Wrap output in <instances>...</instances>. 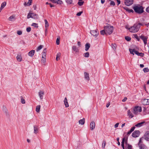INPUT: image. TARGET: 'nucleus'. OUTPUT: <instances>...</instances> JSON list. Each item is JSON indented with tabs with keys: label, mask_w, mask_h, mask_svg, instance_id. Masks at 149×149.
Returning <instances> with one entry per match:
<instances>
[{
	"label": "nucleus",
	"mask_w": 149,
	"mask_h": 149,
	"mask_svg": "<svg viewBox=\"0 0 149 149\" xmlns=\"http://www.w3.org/2000/svg\"><path fill=\"white\" fill-rule=\"evenodd\" d=\"M56 1V3L58 4H61L62 3V1L60 0H58L57 1Z\"/></svg>",
	"instance_id": "nucleus-49"
},
{
	"label": "nucleus",
	"mask_w": 149,
	"mask_h": 149,
	"mask_svg": "<svg viewBox=\"0 0 149 149\" xmlns=\"http://www.w3.org/2000/svg\"><path fill=\"white\" fill-rule=\"evenodd\" d=\"M33 14L32 15V18L35 19H38V18L37 15L34 14L33 13H32Z\"/></svg>",
	"instance_id": "nucleus-23"
},
{
	"label": "nucleus",
	"mask_w": 149,
	"mask_h": 149,
	"mask_svg": "<svg viewBox=\"0 0 149 149\" xmlns=\"http://www.w3.org/2000/svg\"><path fill=\"white\" fill-rule=\"evenodd\" d=\"M133 8L136 13L139 14L142 13L143 12V8L142 6L139 5L134 6Z\"/></svg>",
	"instance_id": "nucleus-2"
},
{
	"label": "nucleus",
	"mask_w": 149,
	"mask_h": 149,
	"mask_svg": "<svg viewBox=\"0 0 149 149\" xmlns=\"http://www.w3.org/2000/svg\"><path fill=\"white\" fill-rule=\"evenodd\" d=\"M90 47V44L89 43H86L85 45V50L87 51Z\"/></svg>",
	"instance_id": "nucleus-27"
},
{
	"label": "nucleus",
	"mask_w": 149,
	"mask_h": 149,
	"mask_svg": "<svg viewBox=\"0 0 149 149\" xmlns=\"http://www.w3.org/2000/svg\"><path fill=\"white\" fill-rule=\"evenodd\" d=\"M83 13V12L82 11L80 12L79 13H78L77 14V15L78 16H80L81 15V13Z\"/></svg>",
	"instance_id": "nucleus-56"
},
{
	"label": "nucleus",
	"mask_w": 149,
	"mask_h": 149,
	"mask_svg": "<svg viewBox=\"0 0 149 149\" xmlns=\"http://www.w3.org/2000/svg\"><path fill=\"white\" fill-rule=\"evenodd\" d=\"M121 146L123 149H124V143H121Z\"/></svg>",
	"instance_id": "nucleus-64"
},
{
	"label": "nucleus",
	"mask_w": 149,
	"mask_h": 149,
	"mask_svg": "<svg viewBox=\"0 0 149 149\" xmlns=\"http://www.w3.org/2000/svg\"><path fill=\"white\" fill-rule=\"evenodd\" d=\"M116 45L115 44L112 45V47L114 50L116 49Z\"/></svg>",
	"instance_id": "nucleus-53"
},
{
	"label": "nucleus",
	"mask_w": 149,
	"mask_h": 149,
	"mask_svg": "<svg viewBox=\"0 0 149 149\" xmlns=\"http://www.w3.org/2000/svg\"><path fill=\"white\" fill-rule=\"evenodd\" d=\"M84 78L86 79L88 81L89 80V74L85 72H84Z\"/></svg>",
	"instance_id": "nucleus-17"
},
{
	"label": "nucleus",
	"mask_w": 149,
	"mask_h": 149,
	"mask_svg": "<svg viewBox=\"0 0 149 149\" xmlns=\"http://www.w3.org/2000/svg\"><path fill=\"white\" fill-rule=\"evenodd\" d=\"M90 33L92 35L95 37H96L99 34V33L97 31V29L94 30H91L90 31Z\"/></svg>",
	"instance_id": "nucleus-6"
},
{
	"label": "nucleus",
	"mask_w": 149,
	"mask_h": 149,
	"mask_svg": "<svg viewBox=\"0 0 149 149\" xmlns=\"http://www.w3.org/2000/svg\"><path fill=\"white\" fill-rule=\"evenodd\" d=\"M133 36L135 38H136L138 41H139L140 40L139 38L138 37V36L136 34H135L133 35Z\"/></svg>",
	"instance_id": "nucleus-47"
},
{
	"label": "nucleus",
	"mask_w": 149,
	"mask_h": 149,
	"mask_svg": "<svg viewBox=\"0 0 149 149\" xmlns=\"http://www.w3.org/2000/svg\"><path fill=\"white\" fill-rule=\"evenodd\" d=\"M17 60L19 62L21 61L22 60V57L21 55L18 54L16 57Z\"/></svg>",
	"instance_id": "nucleus-22"
},
{
	"label": "nucleus",
	"mask_w": 149,
	"mask_h": 149,
	"mask_svg": "<svg viewBox=\"0 0 149 149\" xmlns=\"http://www.w3.org/2000/svg\"><path fill=\"white\" fill-rule=\"evenodd\" d=\"M127 98L126 97H125L124 99H123L122 100V101L123 102H125L127 100Z\"/></svg>",
	"instance_id": "nucleus-60"
},
{
	"label": "nucleus",
	"mask_w": 149,
	"mask_h": 149,
	"mask_svg": "<svg viewBox=\"0 0 149 149\" xmlns=\"http://www.w3.org/2000/svg\"><path fill=\"white\" fill-rule=\"evenodd\" d=\"M40 108V105H38L36 107V111L38 113L39 112Z\"/></svg>",
	"instance_id": "nucleus-31"
},
{
	"label": "nucleus",
	"mask_w": 149,
	"mask_h": 149,
	"mask_svg": "<svg viewBox=\"0 0 149 149\" xmlns=\"http://www.w3.org/2000/svg\"><path fill=\"white\" fill-rule=\"evenodd\" d=\"M143 70L144 72H147L149 71V69L147 68H143Z\"/></svg>",
	"instance_id": "nucleus-39"
},
{
	"label": "nucleus",
	"mask_w": 149,
	"mask_h": 149,
	"mask_svg": "<svg viewBox=\"0 0 149 149\" xmlns=\"http://www.w3.org/2000/svg\"><path fill=\"white\" fill-rule=\"evenodd\" d=\"M135 127H132L130 130L127 133V134L130 135L135 129Z\"/></svg>",
	"instance_id": "nucleus-26"
},
{
	"label": "nucleus",
	"mask_w": 149,
	"mask_h": 149,
	"mask_svg": "<svg viewBox=\"0 0 149 149\" xmlns=\"http://www.w3.org/2000/svg\"><path fill=\"white\" fill-rule=\"evenodd\" d=\"M125 39L127 41H130L131 39V38L130 37L127 36H125Z\"/></svg>",
	"instance_id": "nucleus-46"
},
{
	"label": "nucleus",
	"mask_w": 149,
	"mask_h": 149,
	"mask_svg": "<svg viewBox=\"0 0 149 149\" xmlns=\"http://www.w3.org/2000/svg\"><path fill=\"white\" fill-rule=\"evenodd\" d=\"M133 2V0H125V3L126 5L129 6L132 4Z\"/></svg>",
	"instance_id": "nucleus-8"
},
{
	"label": "nucleus",
	"mask_w": 149,
	"mask_h": 149,
	"mask_svg": "<svg viewBox=\"0 0 149 149\" xmlns=\"http://www.w3.org/2000/svg\"><path fill=\"white\" fill-rule=\"evenodd\" d=\"M127 114L129 116V117L131 118L134 117L133 114L131 112L130 110H129L127 111Z\"/></svg>",
	"instance_id": "nucleus-20"
},
{
	"label": "nucleus",
	"mask_w": 149,
	"mask_h": 149,
	"mask_svg": "<svg viewBox=\"0 0 149 149\" xmlns=\"http://www.w3.org/2000/svg\"><path fill=\"white\" fill-rule=\"evenodd\" d=\"M44 21L45 22V27L46 28H47L49 26V24L48 23L46 19H45Z\"/></svg>",
	"instance_id": "nucleus-34"
},
{
	"label": "nucleus",
	"mask_w": 149,
	"mask_h": 149,
	"mask_svg": "<svg viewBox=\"0 0 149 149\" xmlns=\"http://www.w3.org/2000/svg\"><path fill=\"white\" fill-rule=\"evenodd\" d=\"M17 33L18 35H21L22 34V32L21 31H18L17 32Z\"/></svg>",
	"instance_id": "nucleus-52"
},
{
	"label": "nucleus",
	"mask_w": 149,
	"mask_h": 149,
	"mask_svg": "<svg viewBox=\"0 0 149 149\" xmlns=\"http://www.w3.org/2000/svg\"><path fill=\"white\" fill-rule=\"evenodd\" d=\"M139 29V27L136 24H134L133 26L128 29L129 31L131 32L135 33L137 32Z\"/></svg>",
	"instance_id": "nucleus-3"
},
{
	"label": "nucleus",
	"mask_w": 149,
	"mask_h": 149,
	"mask_svg": "<svg viewBox=\"0 0 149 149\" xmlns=\"http://www.w3.org/2000/svg\"><path fill=\"white\" fill-rule=\"evenodd\" d=\"M64 103L66 107H68L69 106L68 103V100L67 98L65 97L64 100Z\"/></svg>",
	"instance_id": "nucleus-19"
},
{
	"label": "nucleus",
	"mask_w": 149,
	"mask_h": 149,
	"mask_svg": "<svg viewBox=\"0 0 149 149\" xmlns=\"http://www.w3.org/2000/svg\"><path fill=\"white\" fill-rule=\"evenodd\" d=\"M77 45L79 47H81V42L79 41L78 42H77Z\"/></svg>",
	"instance_id": "nucleus-63"
},
{
	"label": "nucleus",
	"mask_w": 149,
	"mask_h": 149,
	"mask_svg": "<svg viewBox=\"0 0 149 149\" xmlns=\"http://www.w3.org/2000/svg\"><path fill=\"white\" fill-rule=\"evenodd\" d=\"M60 38L59 37L57 38L56 40V43L57 45H59L60 44Z\"/></svg>",
	"instance_id": "nucleus-42"
},
{
	"label": "nucleus",
	"mask_w": 149,
	"mask_h": 149,
	"mask_svg": "<svg viewBox=\"0 0 149 149\" xmlns=\"http://www.w3.org/2000/svg\"><path fill=\"white\" fill-rule=\"evenodd\" d=\"M43 47V46L42 45H40L36 49V51L37 52H38Z\"/></svg>",
	"instance_id": "nucleus-35"
},
{
	"label": "nucleus",
	"mask_w": 149,
	"mask_h": 149,
	"mask_svg": "<svg viewBox=\"0 0 149 149\" xmlns=\"http://www.w3.org/2000/svg\"><path fill=\"white\" fill-rule=\"evenodd\" d=\"M26 30L28 32H30L31 31V28L30 27H28L26 28Z\"/></svg>",
	"instance_id": "nucleus-54"
},
{
	"label": "nucleus",
	"mask_w": 149,
	"mask_h": 149,
	"mask_svg": "<svg viewBox=\"0 0 149 149\" xmlns=\"http://www.w3.org/2000/svg\"><path fill=\"white\" fill-rule=\"evenodd\" d=\"M15 18V16L14 15H13L10 16L8 18V20L10 21H12L13 20V19H14Z\"/></svg>",
	"instance_id": "nucleus-33"
},
{
	"label": "nucleus",
	"mask_w": 149,
	"mask_h": 149,
	"mask_svg": "<svg viewBox=\"0 0 149 149\" xmlns=\"http://www.w3.org/2000/svg\"><path fill=\"white\" fill-rule=\"evenodd\" d=\"M51 1L54 3H56V1L55 0H50Z\"/></svg>",
	"instance_id": "nucleus-62"
},
{
	"label": "nucleus",
	"mask_w": 149,
	"mask_h": 149,
	"mask_svg": "<svg viewBox=\"0 0 149 149\" xmlns=\"http://www.w3.org/2000/svg\"><path fill=\"white\" fill-rule=\"evenodd\" d=\"M95 123L94 122H92L90 124V128L91 130H93L95 128Z\"/></svg>",
	"instance_id": "nucleus-14"
},
{
	"label": "nucleus",
	"mask_w": 149,
	"mask_h": 149,
	"mask_svg": "<svg viewBox=\"0 0 149 149\" xmlns=\"http://www.w3.org/2000/svg\"><path fill=\"white\" fill-rule=\"evenodd\" d=\"M32 2V0H29V2L27 3V4H28L29 6H30L31 5Z\"/></svg>",
	"instance_id": "nucleus-55"
},
{
	"label": "nucleus",
	"mask_w": 149,
	"mask_h": 149,
	"mask_svg": "<svg viewBox=\"0 0 149 149\" xmlns=\"http://www.w3.org/2000/svg\"><path fill=\"white\" fill-rule=\"evenodd\" d=\"M143 139V138H141L140 139V140L139 141V143H138V146H139V144H140V145L142 144H141V141Z\"/></svg>",
	"instance_id": "nucleus-50"
},
{
	"label": "nucleus",
	"mask_w": 149,
	"mask_h": 149,
	"mask_svg": "<svg viewBox=\"0 0 149 149\" xmlns=\"http://www.w3.org/2000/svg\"><path fill=\"white\" fill-rule=\"evenodd\" d=\"M34 129V133L35 134H36L38 132V127L36 125H34L33 126Z\"/></svg>",
	"instance_id": "nucleus-21"
},
{
	"label": "nucleus",
	"mask_w": 149,
	"mask_h": 149,
	"mask_svg": "<svg viewBox=\"0 0 149 149\" xmlns=\"http://www.w3.org/2000/svg\"><path fill=\"white\" fill-rule=\"evenodd\" d=\"M44 94V92L43 91H40L38 92L39 96L41 100L43 98V96Z\"/></svg>",
	"instance_id": "nucleus-12"
},
{
	"label": "nucleus",
	"mask_w": 149,
	"mask_h": 149,
	"mask_svg": "<svg viewBox=\"0 0 149 149\" xmlns=\"http://www.w3.org/2000/svg\"><path fill=\"white\" fill-rule=\"evenodd\" d=\"M110 4L111 5H112L113 6H114L115 5V2L113 1H111Z\"/></svg>",
	"instance_id": "nucleus-57"
},
{
	"label": "nucleus",
	"mask_w": 149,
	"mask_h": 149,
	"mask_svg": "<svg viewBox=\"0 0 149 149\" xmlns=\"http://www.w3.org/2000/svg\"><path fill=\"white\" fill-rule=\"evenodd\" d=\"M32 14L33 15V13H31L30 12H29L27 16V18L29 19L30 18H32Z\"/></svg>",
	"instance_id": "nucleus-32"
},
{
	"label": "nucleus",
	"mask_w": 149,
	"mask_h": 149,
	"mask_svg": "<svg viewBox=\"0 0 149 149\" xmlns=\"http://www.w3.org/2000/svg\"><path fill=\"white\" fill-rule=\"evenodd\" d=\"M79 124L81 125H83L85 123V119L83 118L82 119L79 120Z\"/></svg>",
	"instance_id": "nucleus-24"
},
{
	"label": "nucleus",
	"mask_w": 149,
	"mask_h": 149,
	"mask_svg": "<svg viewBox=\"0 0 149 149\" xmlns=\"http://www.w3.org/2000/svg\"><path fill=\"white\" fill-rule=\"evenodd\" d=\"M146 11L147 12L149 13V6L146 8Z\"/></svg>",
	"instance_id": "nucleus-59"
},
{
	"label": "nucleus",
	"mask_w": 149,
	"mask_h": 149,
	"mask_svg": "<svg viewBox=\"0 0 149 149\" xmlns=\"http://www.w3.org/2000/svg\"><path fill=\"white\" fill-rule=\"evenodd\" d=\"M144 138L146 141H149V131H148L146 132L144 135Z\"/></svg>",
	"instance_id": "nucleus-10"
},
{
	"label": "nucleus",
	"mask_w": 149,
	"mask_h": 149,
	"mask_svg": "<svg viewBox=\"0 0 149 149\" xmlns=\"http://www.w3.org/2000/svg\"><path fill=\"white\" fill-rule=\"evenodd\" d=\"M145 123V121L139 123L137 124L135 126L136 127H140L144 123Z\"/></svg>",
	"instance_id": "nucleus-25"
},
{
	"label": "nucleus",
	"mask_w": 149,
	"mask_h": 149,
	"mask_svg": "<svg viewBox=\"0 0 149 149\" xmlns=\"http://www.w3.org/2000/svg\"><path fill=\"white\" fill-rule=\"evenodd\" d=\"M124 8L129 13H133V10L132 9H129L127 8Z\"/></svg>",
	"instance_id": "nucleus-36"
},
{
	"label": "nucleus",
	"mask_w": 149,
	"mask_h": 149,
	"mask_svg": "<svg viewBox=\"0 0 149 149\" xmlns=\"http://www.w3.org/2000/svg\"><path fill=\"white\" fill-rule=\"evenodd\" d=\"M31 26H33L34 27L38 28V24L36 23H33L31 25Z\"/></svg>",
	"instance_id": "nucleus-41"
},
{
	"label": "nucleus",
	"mask_w": 149,
	"mask_h": 149,
	"mask_svg": "<svg viewBox=\"0 0 149 149\" xmlns=\"http://www.w3.org/2000/svg\"><path fill=\"white\" fill-rule=\"evenodd\" d=\"M142 102L143 104L144 105L149 104V99H144L142 100Z\"/></svg>",
	"instance_id": "nucleus-11"
},
{
	"label": "nucleus",
	"mask_w": 149,
	"mask_h": 149,
	"mask_svg": "<svg viewBox=\"0 0 149 149\" xmlns=\"http://www.w3.org/2000/svg\"><path fill=\"white\" fill-rule=\"evenodd\" d=\"M47 50L46 48H45L43 49L42 52V57L43 58H46V55Z\"/></svg>",
	"instance_id": "nucleus-15"
},
{
	"label": "nucleus",
	"mask_w": 149,
	"mask_h": 149,
	"mask_svg": "<svg viewBox=\"0 0 149 149\" xmlns=\"http://www.w3.org/2000/svg\"><path fill=\"white\" fill-rule=\"evenodd\" d=\"M140 134V132L139 130L134 131L132 134V136L133 137L135 138L138 137Z\"/></svg>",
	"instance_id": "nucleus-7"
},
{
	"label": "nucleus",
	"mask_w": 149,
	"mask_h": 149,
	"mask_svg": "<svg viewBox=\"0 0 149 149\" xmlns=\"http://www.w3.org/2000/svg\"><path fill=\"white\" fill-rule=\"evenodd\" d=\"M84 2L83 1H79L78 2V4L79 6H81L82 5H83L84 4Z\"/></svg>",
	"instance_id": "nucleus-48"
},
{
	"label": "nucleus",
	"mask_w": 149,
	"mask_h": 149,
	"mask_svg": "<svg viewBox=\"0 0 149 149\" xmlns=\"http://www.w3.org/2000/svg\"><path fill=\"white\" fill-rule=\"evenodd\" d=\"M21 102L23 104H24L25 103V100L22 97H21Z\"/></svg>",
	"instance_id": "nucleus-37"
},
{
	"label": "nucleus",
	"mask_w": 149,
	"mask_h": 149,
	"mask_svg": "<svg viewBox=\"0 0 149 149\" xmlns=\"http://www.w3.org/2000/svg\"><path fill=\"white\" fill-rule=\"evenodd\" d=\"M84 56L85 57H88L89 56V54L88 52H87L84 53Z\"/></svg>",
	"instance_id": "nucleus-40"
},
{
	"label": "nucleus",
	"mask_w": 149,
	"mask_h": 149,
	"mask_svg": "<svg viewBox=\"0 0 149 149\" xmlns=\"http://www.w3.org/2000/svg\"><path fill=\"white\" fill-rule=\"evenodd\" d=\"M66 2L68 4H71L72 3V0H66Z\"/></svg>",
	"instance_id": "nucleus-43"
},
{
	"label": "nucleus",
	"mask_w": 149,
	"mask_h": 149,
	"mask_svg": "<svg viewBox=\"0 0 149 149\" xmlns=\"http://www.w3.org/2000/svg\"><path fill=\"white\" fill-rule=\"evenodd\" d=\"M33 8L34 10H36V5H34L33 6Z\"/></svg>",
	"instance_id": "nucleus-61"
},
{
	"label": "nucleus",
	"mask_w": 149,
	"mask_h": 149,
	"mask_svg": "<svg viewBox=\"0 0 149 149\" xmlns=\"http://www.w3.org/2000/svg\"><path fill=\"white\" fill-rule=\"evenodd\" d=\"M129 50L130 53L133 55H134V53L135 54L139 56H140L141 57H143L144 56L143 53H139L137 51L135 50V49H129Z\"/></svg>",
	"instance_id": "nucleus-4"
},
{
	"label": "nucleus",
	"mask_w": 149,
	"mask_h": 149,
	"mask_svg": "<svg viewBox=\"0 0 149 149\" xmlns=\"http://www.w3.org/2000/svg\"><path fill=\"white\" fill-rule=\"evenodd\" d=\"M2 110L3 112L5 113V114L8 116V110H7L6 107L5 106H3L2 107Z\"/></svg>",
	"instance_id": "nucleus-13"
},
{
	"label": "nucleus",
	"mask_w": 149,
	"mask_h": 149,
	"mask_svg": "<svg viewBox=\"0 0 149 149\" xmlns=\"http://www.w3.org/2000/svg\"><path fill=\"white\" fill-rule=\"evenodd\" d=\"M72 49L73 50L76 52H78V49L77 48L76 46H74L72 47Z\"/></svg>",
	"instance_id": "nucleus-29"
},
{
	"label": "nucleus",
	"mask_w": 149,
	"mask_h": 149,
	"mask_svg": "<svg viewBox=\"0 0 149 149\" xmlns=\"http://www.w3.org/2000/svg\"><path fill=\"white\" fill-rule=\"evenodd\" d=\"M139 149H148L147 147L144 144L139 145Z\"/></svg>",
	"instance_id": "nucleus-16"
},
{
	"label": "nucleus",
	"mask_w": 149,
	"mask_h": 149,
	"mask_svg": "<svg viewBox=\"0 0 149 149\" xmlns=\"http://www.w3.org/2000/svg\"><path fill=\"white\" fill-rule=\"evenodd\" d=\"M141 38L143 41L145 45H146L147 43V37L146 36L141 35L140 36Z\"/></svg>",
	"instance_id": "nucleus-9"
},
{
	"label": "nucleus",
	"mask_w": 149,
	"mask_h": 149,
	"mask_svg": "<svg viewBox=\"0 0 149 149\" xmlns=\"http://www.w3.org/2000/svg\"><path fill=\"white\" fill-rule=\"evenodd\" d=\"M106 31L104 29L103 30H102L100 31V33L102 35H104V34H106Z\"/></svg>",
	"instance_id": "nucleus-44"
},
{
	"label": "nucleus",
	"mask_w": 149,
	"mask_h": 149,
	"mask_svg": "<svg viewBox=\"0 0 149 149\" xmlns=\"http://www.w3.org/2000/svg\"><path fill=\"white\" fill-rule=\"evenodd\" d=\"M127 149H132V146L131 145H130L129 144H128L127 145Z\"/></svg>",
	"instance_id": "nucleus-51"
},
{
	"label": "nucleus",
	"mask_w": 149,
	"mask_h": 149,
	"mask_svg": "<svg viewBox=\"0 0 149 149\" xmlns=\"http://www.w3.org/2000/svg\"><path fill=\"white\" fill-rule=\"evenodd\" d=\"M35 52L34 50H32L29 52L28 53V55L29 56L32 57L34 54Z\"/></svg>",
	"instance_id": "nucleus-18"
},
{
	"label": "nucleus",
	"mask_w": 149,
	"mask_h": 149,
	"mask_svg": "<svg viewBox=\"0 0 149 149\" xmlns=\"http://www.w3.org/2000/svg\"><path fill=\"white\" fill-rule=\"evenodd\" d=\"M104 29L106 32V35H110L113 32V28L112 26L108 25L104 27Z\"/></svg>",
	"instance_id": "nucleus-1"
},
{
	"label": "nucleus",
	"mask_w": 149,
	"mask_h": 149,
	"mask_svg": "<svg viewBox=\"0 0 149 149\" xmlns=\"http://www.w3.org/2000/svg\"><path fill=\"white\" fill-rule=\"evenodd\" d=\"M133 113L135 114H137L139 113L141 111V107L137 106L133 108Z\"/></svg>",
	"instance_id": "nucleus-5"
},
{
	"label": "nucleus",
	"mask_w": 149,
	"mask_h": 149,
	"mask_svg": "<svg viewBox=\"0 0 149 149\" xmlns=\"http://www.w3.org/2000/svg\"><path fill=\"white\" fill-rule=\"evenodd\" d=\"M6 4V2H3L1 4V7L0 8H1V9H2L4 7H5Z\"/></svg>",
	"instance_id": "nucleus-30"
},
{
	"label": "nucleus",
	"mask_w": 149,
	"mask_h": 149,
	"mask_svg": "<svg viewBox=\"0 0 149 149\" xmlns=\"http://www.w3.org/2000/svg\"><path fill=\"white\" fill-rule=\"evenodd\" d=\"M46 58H42L41 60V62L42 63H44L46 62Z\"/></svg>",
	"instance_id": "nucleus-45"
},
{
	"label": "nucleus",
	"mask_w": 149,
	"mask_h": 149,
	"mask_svg": "<svg viewBox=\"0 0 149 149\" xmlns=\"http://www.w3.org/2000/svg\"><path fill=\"white\" fill-rule=\"evenodd\" d=\"M61 54L60 52L58 53L56 55V60L57 61H58L60 59V57L61 56Z\"/></svg>",
	"instance_id": "nucleus-28"
},
{
	"label": "nucleus",
	"mask_w": 149,
	"mask_h": 149,
	"mask_svg": "<svg viewBox=\"0 0 149 149\" xmlns=\"http://www.w3.org/2000/svg\"><path fill=\"white\" fill-rule=\"evenodd\" d=\"M119 124V123H116L114 125V127L115 128H117L118 127V125Z\"/></svg>",
	"instance_id": "nucleus-58"
},
{
	"label": "nucleus",
	"mask_w": 149,
	"mask_h": 149,
	"mask_svg": "<svg viewBox=\"0 0 149 149\" xmlns=\"http://www.w3.org/2000/svg\"><path fill=\"white\" fill-rule=\"evenodd\" d=\"M106 144V142L105 141H103V143L102 144V147L103 148H104Z\"/></svg>",
	"instance_id": "nucleus-38"
}]
</instances>
